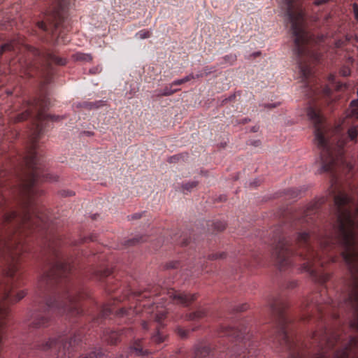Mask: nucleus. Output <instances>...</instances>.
Returning a JSON list of instances; mask_svg holds the SVG:
<instances>
[{"label": "nucleus", "instance_id": "nucleus-1", "mask_svg": "<svg viewBox=\"0 0 358 358\" xmlns=\"http://www.w3.org/2000/svg\"><path fill=\"white\" fill-rule=\"evenodd\" d=\"M348 201L347 195L343 194H340L334 198L335 204L338 208L339 236L344 248L342 256L352 278V287L349 299L358 305V207L352 217L345 206Z\"/></svg>", "mask_w": 358, "mask_h": 358}, {"label": "nucleus", "instance_id": "nucleus-2", "mask_svg": "<svg viewBox=\"0 0 358 358\" xmlns=\"http://www.w3.org/2000/svg\"><path fill=\"white\" fill-rule=\"evenodd\" d=\"M296 0H282L287 9V14L292 23V29L294 36L295 49L296 54L301 55L303 52V45L308 41L309 36L305 30L303 24V16L302 13H294L295 9L294 3Z\"/></svg>", "mask_w": 358, "mask_h": 358}, {"label": "nucleus", "instance_id": "nucleus-3", "mask_svg": "<svg viewBox=\"0 0 358 358\" xmlns=\"http://www.w3.org/2000/svg\"><path fill=\"white\" fill-rule=\"evenodd\" d=\"M315 141L317 146L322 149L321 159L322 165L318 170L319 173L328 172L332 170L338 164V159L334 158L330 151L329 143L322 136L320 130L317 128L315 131Z\"/></svg>", "mask_w": 358, "mask_h": 358}, {"label": "nucleus", "instance_id": "nucleus-4", "mask_svg": "<svg viewBox=\"0 0 358 358\" xmlns=\"http://www.w3.org/2000/svg\"><path fill=\"white\" fill-rule=\"evenodd\" d=\"M357 311V317L351 322L350 326L358 330V310ZM357 355L358 357V339L352 338L347 347L336 352L334 358H348L350 356L352 358Z\"/></svg>", "mask_w": 358, "mask_h": 358}, {"label": "nucleus", "instance_id": "nucleus-5", "mask_svg": "<svg viewBox=\"0 0 358 358\" xmlns=\"http://www.w3.org/2000/svg\"><path fill=\"white\" fill-rule=\"evenodd\" d=\"M23 224L31 227V225L39 226V222H45V216L39 213L38 210L32 206L27 207L24 212L23 215L20 218Z\"/></svg>", "mask_w": 358, "mask_h": 358}, {"label": "nucleus", "instance_id": "nucleus-6", "mask_svg": "<svg viewBox=\"0 0 358 358\" xmlns=\"http://www.w3.org/2000/svg\"><path fill=\"white\" fill-rule=\"evenodd\" d=\"M306 262L304 263L302 266V269L309 272L311 275H314L315 273V269L313 268V266H315L316 263H319L321 266H323L324 262L320 260V256L319 254L315 253L313 251L308 252V254L306 255Z\"/></svg>", "mask_w": 358, "mask_h": 358}, {"label": "nucleus", "instance_id": "nucleus-7", "mask_svg": "<svg viewBox=\"0 0 358 358\" xmlns=\"http://www.w3.org/2000/svg\"><path fill=\"white\" fill-rule=\"evenodd\" d=\"M169 294V297L174 301V303L183 306H187L194 300V295H189L173 290L170 292Z\"/></svg>", "mask_w": 358, "mask_h": 358}, {"label": "nucleus", "instance_id": "nucleus-8", "mask_svg": "<svg viewBox=\"0 0 358 358\" xmlns=\"http://www.w3.org/2000/svg\"><path fill=\"white\" fill-rule=\"evenodd\" d=\"M272 255L274 258L276 259L279 265L282 267L285 265L284 262L286 261L287 258L289 255V252L287 251V249L282 245H280L275 248Z\"/></svg>", "mask_w": 358, "mask_h": 358}, {"label": "nucleus", "instance_id": "nucleus-9", "mask_svg": "<svg viewBox=\"0 0 358 358\" xmlns=\"http://www.w3.org/2000/svg\"><path fill=\"white\" fill-rule=\"evenodd\" d=\"M36 177V173H33L32 176L28 179V180L24 182L23 184L22 192L29 196L34 193L33 187L37 180Z\"/></svg>", "mask_w": 358, "mask_h": 358}, {"label": "nucleus", "instance_id": "nucleus-10", "mask_svg": "<svg viewBox=\"0 0 358 358\" xmlns=\"http://www.w3.org/2000/svg\"><path fill=\"white\" fill-rule=\"evenodd\" d=\"M38 158L35 151L31 150L25 157V163L30 169H35L37 164Z\"/></svg>", "mask_w": 358, "mask_h": 358}, {"label": "nucleus", "instance_id": "nucleus-11", "mask_svg": "<svg viewBox=\"0 0 358 358\" xmlns=\"http://www.w3.org/2000/svg\"><path fill=\"white\" fill-rule=\"evenodd\" d=\"M73 59L75 61L83 62H90L92 60V56L91 54L84 52H76L72 55Z\"/></svg>", "mask_w": 358, "mask_h": 358}, {"label": "nucleus", "instance_id": "nucleus-12", "mask_svg": "<svg viewBox=\"0 0 358 358\" xmlns=\"http://www.w3.org/2000/svg\"><path fill=\"white\" fill-rule=\"evenodd\" d=\"M201 76V75L198 74V75L194 76L193 73H189V75L185 76L184 78H182L181 79H178V80H174L171 84V86L181 85V84L188 82L192 79L199 78Z\"/></svg>", "mask_w": 358, "mask_h": 358}, {"label": "nucleus", "instance_id": "nucleus-13", "mask_svg": "<svg viewBox=\"0 0 358 358\" xmlns=\"http://www.w3.org/2000/svg\"><path fill=\"white\" fill-rule=\"evenodd\" d=\"M47 59L50 62L55 63L58 65H65L66 64V59L64 58L59 57L52 53H48L47 55Z\"/></svg>", "mask_w": 358, "mask_h": 358}, {"label": "nucleus", "instance_id": "nucleus-14", "mask_svg": "<svg viewBox=\"0 0 358 358\" xmlns=\"http://www.w3.org/2000/svg\"><path fill=\"white\" fill-rule=\"evenodd\" d=\"M307 115L308 117L313 120L316 124L321 122V117L320 115L313 108H308Z\"/></svg>", "mask_w": 358, "mask_h": 358}, {"label": "nucleus", "instance_id": "nucleus-15", "mask_svg": "<svg viewBox=\"0 0 358 358\" xmlns=\"http://www.w3.org/2000/svg\"><path fill=\"white\" fill-rule=\"evenodd\" d=\"M350 109V113L349 115L351 117H355L358 119V99L351 101Z\"/></svg>", "mask_w": 358, "mask_h": 358}, {"label": "nucleus", "instance_id": "nucleus-16", "mask_svg": "<svg viewBox=\"0 0 358 358\" xmlns=\"http://www.w3.org/2000/svg\"><path fill=\"white\" fill-rule=\"evenodd\" d=\"M120 335L116 331H111L106 338V341L110 344H116L119 341Z\"/></svg>", "mask_w": 358, "mask_h": 358}, {"label": "nucleus", "instance_id": "nucleus-17", "mask_svg": "<svg viewBox=\"0 0 358 358\" xmlns=\"http://www.w3.org/2000/svg\"><path fill=\"white\" fill-rule=\"evenodd\" d=\"M206 315V312L204 309H199L197 311L189 314V320H196L204 317Z\"/></svg>", "mask_w": 358, "mask_h": 358}, {"label": "nucleus", "instance_id": "nucleus-18", "mask_svg": "<svg viewBox=\"0 0 358 358\" xmlns=\"http://www.w3.org/2000/svg\"><path fill=\"white\" fill-rule=\"evenodd\" d=\"M37 119L39 121H41L45 119H50L52 121H58L60 120L59 116L57 115H45L42 113H39L37 115Z\"/></svg>", "mask_w": 358, "mask_h": 358}, {"label": "nucleus", "instance_id": "nucleus-19", "mask_svg": "<svg viewBox=\"0 0 358 358\" xmlns=\"http://www.w3.org/2000/svg\"><path fill=\"white\" fill-rule=\"evenodd\" d=\"M300 73L303 78L306 79L311 75L312 71L308 66H301Z\"/></svg>", "mask_w": 358, "mask_h": 358}, {"label": "nucleus", "instance_id": "nucleus-20", "mask_svg": "<svg viewBox=\"0 0 358 358\" xmlns=\"http://www.w3.org/2000/svg\"><path fill=\"white\" fill-rule=\"evenodd\" d=\"M53 18H54V27H55V31L53 32V34H56L55 31L56 29L59 27V24L62 21V17L59 12H55L53 13Z\"/></svg>", "mask_w": 358, "mask_h": 358}, {"label": "nucleus", "instance_id": "nucleus-21", "mask_svg": "<svg viewBox=\"0 0 358 358\" xmlns=\"http://www.w3.org/2000/svg\"><path fill=\"white\" fill-rule=\"evenodd\" d=\"M166 339V336L157 331L156 334L152 336V341L156 343H161Z\"/></svg>", "mask_w": 358, "mask_h": 358}, {"label": "nucleus", "instance_id": "nucleus-22", "mask_svg": "<svg viewBox=\"0 0 358 358\" xmlns=\"http://www.w3.org/2000/svg\"><path fill=\"white\" fill-rule=\"evenodd\" d=\"M76 292L74 291L66 292L62 297L67 300L70 303H74L77 299L76 297Z\"/></svg>", "mask_w": 358, "mask_h": 358}, {"label": "nucleus", "instance_id": "nucleus-23", "mask_svg": "<svg viewBox=\"0 0 358 358\" xmlns=\"http://www.w3.org/2000/svg\"><path fill=\"white\" fill-rule=\"evenodd\" d=\"M278 341L280 343V345L287 343V334L283 329H281L277 336Z\"/></svg>", "mask_w": 358, "mask_h": 358}, {"label": "nucleus", "instance_id": "nucleus-24", "mask_svg": "<svg viewBox=\"0 0 358 358\" xmlns=\"http://www.w3.org/2000/svg\"><path fill=\"white\" fill-rule=\"evenodd\" d=\"M58 346L60 345V343L59 342H57L54 339H50L45 344V346L43 347V350H47L48 348H57Z\"/></svg>", "mask_w": 358, "mask_h": 358}, {"label": "nucleus", "instance_id": "nucleus-25", "mask_svg": "<svg viewBox=\"0 0 358 358\" xmlns=\"http://www.w3.org/2000/svg\"><path fill=\"white\" fill-rule=\"evenodd\" d=\"M348 136L351 140H354L358 134V129L357 127H352L348 131Z\"/></svg>", "mask_w": 358, "mask_h": 358}, {"label": "nucleus", "instance_id": "nucleus-26", "mask_svg": "<svg viewBox=\"0 0 358 358\" xmlns=\"http://www.w3.org/2000/svg\"><path fill=\"white\" fill-rule=\"evenodd\" d=\"M13 48L14 46L13 42L5 43L0 47V54H2L3 52L7 50H11Z\"/></svg>", "mask_w": 358, "mask_h": 358}, {"label": "nucleus", "instance_id": "nucleus-27", "mask_svg": "<svg viewBox=\"0 0 358 358\" xmlns=\"http://www.w3.org/2000/svg\"><path fill=\"white\" fill-rule=\"evenodd\" d=\"M177 91H178V89L171 90V89L166 87L162 91V92L160 93V95H162V96H170V95H172L173 94H174L175 92H176Z\"/></svg>", "mask_w": 358, "mask_h": 358}, {"label": "nucleus", "instance_id": "nucleus-28", "mask_svg": "<svg viewBox=\"0 0 358 358\" xmlns=\"http://www.w3.org/2000/svg\"><path fill=\"white\" fill-rule=\"evenodd\" d=\"M309 238V234L306 232L299 233L297 237V241L299 243L306 242Z\"/></svg>", "mask_w": 358, "mask_h": 358}, {"label": "nucleus", "instance_id": "nucleus-29", "mask_svg": "<svg viewBox=\"0 0 358 358\" xmlns=\"http://www.w3.org/2000/svg\"><path fill=\"white\" fill-rule=\"evenodd\" d=\"M16 217L15 212H9L3 215V222H9L12 219Z\"/></svg>", "mask_w": 358, "mask_h": 358}, {"label": "nucleus", "instance_id": "nucleus-30", "mask_svg": "<svg viewBox=\"0 0 358 358\" xmlns=\"http://www.w3.org/2000/svg\"><path fill=\"white\" fill-rule=\"evenodd\" d=\"M136 35L138 36L139 38L144 39V38H149L151 34H150V31L143 30V31H139Z\"/></svg>", "mask_w": 358, "mask_h": 358}, {"label": "nucleus", "instance_id": "nucleus-31", "mask_svg": "<svg viewBox=\"0 0 358 358\" xmlns=\"http://www.w3.org/2000/svg\"><path fill=\"white\" fill-rule=\"evenodd\" d=\"M196 185H197V182L192 181V182H189L187 183H185V185H182V188L187 191H189L192 189H193L194 187H195Z\"/></svg>", "mask_w": 358, "mask_h": 358}, {"label": "nucleus", "instance_id": "nucleus-32", "mask_svg": "<svg viewBox=\"0 0 358 358\" xmlns=\"http://www.w3.org/2000/svg\"><path fill=\"white\" fill-rule=\"evenodd\" d=\"M313 338H318L320 340V342H322L326 339L327 337V333L326 332H315L313 336Z\"/></svg>", "mask_w": 358, "mask_h": 358}, {"label": "nucleus", "instance_id": "nucleus-33", "mask_svg": "<svg viewBox=\"0 0 358 358\" xmlns=\"http://www.w3.org/2000/svg\"><path fill=\"white\" fill-rule=\"evenodd\" d=\"M68 266L65 264L59 263L56 265V269L58 271H66L68 270Z\"/></svg>", "mask_w": 358, "mask_h": 358}, {"label": "nucleus", "instance_id": "nucleus-34", "mask_svg": "<svg viewBox=\"0 0 358 358\" xmlns=\"http://www.w3.org/2000/svg\"><path fill=\"white\" fill-rule=\"evenodd\" d=\"M25 295H26L25 291H24V290L20 291L19 292H17V294L16 295L15 301H17L21 300L22 299H23Z\"/></svg>", "mask_w": 358, "mask_h": 358}, {"label": "nucleus", "instance_id": "nucleus-35", "mask_svg": "<svg viewBox=\"0 0 358 358\" xmlns=\"http://www.w3.org/2000/svg\"><path fill=\"white\" fill-rule=\"evenodd\" d=\"M17 270V268L14 265H12L10 266V268H8V271H7V275H9V276H13L15 273V272Z\"/></svg>", "mask_w": 358, "mask_h": 358}, {"label": "nucleus", "instance_id": "nucleus-36", "mask_svg": "<svg viewBox=\"0 0 358 358\" xmlns=\"http://www.w3.org/2000/svg\"><path fill=\"white\" fill-rule=\"evenodd\" d=\"M8 313V310L5 307L0 308V320L3 319Z\"/></svg>", "mask_w": 358, "mask_h": 358}, {"label": "nucleus", "instance_id": "nucleus-37", "mask_svg": "<svg viewBox=\"0 0 358 358\" xmlns=\"http://www.w3.org/2000/svg\"><path fill=\"white\" fill-rule=\"evenodd\" d=\"M350 69L347 67H343V69H341L340 71V73L343 76H348L350 75Z\"/></svg>", "mask_w": 358, "mask_h": 358}, {"label": "nucleus", "instance_id": "nucleus-38", "mask_svg": "<svg viewBox=\"0 0 358 358\" xmlns=\"http://www.w3.org/2000/svg\"><path fill=\"white\" fill-rule=\"evenodd\" d=\"M47 321H48L47 319L43 318L40 321L34 323V326L36 327H41V326H44L46 324Z\"/></svg>", "mask_w": 358, "mask_h": 358}, {"label": "nucleus", "instance_id": "nucleus-39", "mask_svg": "<svg viewBox=\"0 0 358 358\" xmlns=\"http://www.w3.org/2000/svg\"><path fill=\"white\" fill-rule=\"evenodd\" d=\"M329 0H315L313 3L315 5V6H320V5H322V4H324L326 3H327Z\"/></svg>", "mask_w": 358, "mask_h": 358}, {"label": "nucleus", "instance_id": "nucleus-40", "mask_svg": "<svg viewBox=\"0 0 358 358\" xmlns=\"http://www.w3.org/2000/svg\"><path fill=\"white\" fill-rule=\"evenodd\" d=\"M353 11L355 18L358 20V5L357 3L353 4Z\"/></svg>", "mask_w": 358, "mask_h": 358}, {"label": "nucleus", "instance_id": "nucleus-41", "mask_svg": "<svg viewBox=\"0 0 358 358\" xmlns=\"http://www.w3.org/2000/svg\"><path fill=\"white\" fill-rule=\"evenodd\" d=\"M178 334L182 338H185L186 336V331L184 329H178Z\"/></svg>", "mask_w": 358, "mask_h": 358}, {"label": "nucleus", "instance_id": "nucleus-42", "mask_svg": "<svg viewBox=\"0 0 358 358\" xmlns=\"http://www.w3.org/2000/svg\"><path fill=\"white\" fill-rule=\"evenodd\" d=\"M37 24H38V27L40 29H41L43 30H46V26H45V23L43 21L38 22Z\"/></svg>", "mask_w": 358, "mask_h": 358}, {"label": "nucleus", "instance_id": "nucleus-43", "mask_svg": "<svg viewBox=\"0 0 358 358\" xmlns=\"http://www.w3.org/2000/svg\"><path fill=\"white\" fill-rule=\"evenodd\" d=\"M27 116H28V113H26V114H22V115H19V116L17 117V120H18V121H21V120H24V119L27 118Z\"/></svg>", "mask_w": 358, "mask_h": 358}, {"label": "nucleus", "instance_id": "nucleus-44", "mask_svg": "<svg viewBox=\"0 0 358 358\" xmlns=\"http://www.w3.org/2000/svg\"><path fill=\"white\" fill-rule=\"evenodd\" d=\"M165 317V314L164 313H162L160 314V315H157L156 317V320L157 322H159L161 320H162L164 317Z\"/></svg>", "mask_w": 358, "mask_h": 358}, {"label": "nucleus", "instance_id": "nucleus-45", "mask_svg": "<svg viewBox=\"0 0 358 358\" xmlns=\"http://www.w3.org/2000/svg\"><path fill=\"white\" fill-rule=\"evenodd\" d=\"M327 345L328 348H331V347L333 345L331 338H329L327 339Z\"/></svg>", "mask_w": 358, "mask_h": 358}, {"label": "nucleus", "instance_id": "nucleus-46", "mask_svg": "<svg viewBox=\"0 0 358 358\" xmlns=\"http://www.w3.org/2000/svg\"><path fill=\"white\" fill-rule=\"evenodd\" d=\"M132 350L136 352V355H140L141 353V351H142L141 349H139V348H132Z\"/></svg>", "mask_w": 358, "mask_h": 358}, {"label": "nucleus", "instance_id": "nucleus-47", "mask_svg": "<svg viewBox=\"0 0 358 358\" xmlns=\"http://www.w3.org/2000/svg\"><path fill=\"white\" fill-rule=\"evenodd\" d=\"M250 121V119L245 118V119L242 120L239 123L245 124V123H247V122H248Z\"/></svg>", "mask_w": 358, "mask_h": 358}, {"label": "nucleus", "instance_id": "nucleus-48", "mask_svg": "<svg viewBox=\"0 0 358 358\" xmlns=\"http://www.w3.org/2000/svg\"><path fill=\"white\" fill-rule=\"evenodd\" d=\"M225 257V254L224 253H222V254H220L219 256L217 255H215V258H223Z\"/></svg>", "mask_w": 358, "mask_h": 358}, {"label": "nucleus", "instance_id": "nucleus-49", "mask_svg": "<svg viewBox=\"0 0 358 358\" xmlns=\"http://www.w3.org/2000/svg\"><path fill=\"white\" fill-rule=\"evenodd\" d=\"M258 129H259L258 127L255 126V127H252L251 131L253 132H256V131H257Z\"/></svg>", "mask_w": 358, "mask_h": 358}, {"label": "nucleus", "instance_id": "nucleus-50", "mask_svg": "<svg viewBox=\"0 0 358 358\" xmlns=\"http://www.w3.org/2000/svg\"><path fill=\"white\" fill-rule=\"evenodd\" d=\"M142 327L143 329H147L148 328V324L145 322H142Z\"/></svg>", "mask_w": 358, "mask_h": 358}, {"label": "nucleus", "instance_id": "nucleus-51", "mask_svg": "<svg viewBox=\"0 0 358 358\" xmlns=\"http://www.w3.org/2000/svg\"><path fill=\"white\" fill-rule=\"evenodd\" d=\"M64 42H65V41H64V40H63V39H62V40H60V38H59V37H58V38H57V43H64Z\"/></svg>", "mask_w": 358, "mask_h": 358}, {"label": "nucleus", "instance_id": "nucleus-52", "mask_svg": "<svg viewBox=\"0 0 358 358\" xmlns=\"http://www.w3.org/2000/svg\"><path fill=\"white\" fill-rule=\"evenodd\" d=\"M329 81H333L334 80V75H330L329 76Z\"/></svg>", "mask_w": 358, "mask_h": 358}, {"label": "nucleus", "instance_id": "nucleus-53", "mask_svg": "<svg viewBox=\"0 0 358 358\" xmlns=\"http://www.w3.org/2000/svg\"><path fill=\"white\" fill-rule=\"evenodd\" d=\"M131 217H132V218H135V219H136V218H139V217H140V215L135 214V215H133L131 216Z\"/></svg>", "mask_w": 358, "mask_h": 358}, {"label": "nucleus", "instance_id": "nucleus-54", "mask_svg": "<svg viewBox=\"0 0 358 358\" xmlns=\"http://www.w3.org/2000/svg\"><path fill=\"white\" fill-rule=\"evenodd\" d=\"M137 242L135 239L129 241V244H134V243Z\"/></svg>", "mask_w": 358, "mask_h": 358}, {"label": "nucleus", "instance_id": "nucleus-55", "mask_svg": "<svg viewBox=\"0 0 358 358\" xmlns=\"http://www.w3.org/2000/svg\"><path fill=\"white\" fill-rule=\"evenodd\" d=\"M120 311V313H122V314H124V313L128 314V313L124 309H121Z\"/></svg>", "mask_w": 358, "mask_h": 358}, {"label": "nucleus", "instance_id": "nucleus-56", "mask_svg": "<svg viewBox=\"0 0 358 358\" xmlns=\"http://www.w3.org/2000/svg\"><path fill=\"white\" fill-rule=\"evenodd\" d=\"M8 296H9L8 293L5 294L3 296V299H6L8 297Z\"/></svg>", "mask_w": 358, "mask_h": 358}, {"label": "nucleus", "instance_id": "nucleus-57", "mask_svg": "<svg viewBox=\"0 0 358 358\" xmlns=\"http://www.w3.org/2000/svg\"><path fill=\"white\" fill-rule=\"evenodd\" d=\"M328 278H329L328 276H325V277L322 280V282H325L326 280H327Z\"/></svg>", "mask_w": 358, "mask_h": 358}, {"label": "nucleus", "instance_id": "nucleus-58", "mask_svg": "<svg viewBox=\"0 0 358 358\" xmlns=\"http://www.w3.org/2000/svg\"><path fill=\"white\" fill-rule=\"evenodd\" d=\"M341 87H342V85H338L336 86V89H337V90H339V89H341Z\"/></svg>", "mask_w": 358, "mask_h": 358}, {"label": "nucleus", "instance_id": "nucleus-59", "mask_svg": "<svg viewBox=\"0 0 358 358\" xmlns=\"http://www.w3.org/2000/svg\"><path fill=\"white\" fill-rule=\"evenodd\" d=\"M50 180H56V178H55V177H54V178H52H52H50Z\"/></svg>", "mask_w": 358, "mask_h": 358}, {"label": "nucleus", "instance_id": "nucleus-60", "mask_svg": "<svg viewBox=\"0 0 358 358\" xmlns=\"http://www.w3.org/2000/svg\"><path fill=\"white\" fill-rule=\"evenodd\" d=\"M210 73V71H207V70H206V75H207V74H208V73Z\"/></svg>", "mask_w": 358, "mask_h": 358}, {"label": "nucleus", "instance_id": "nucleus-61", "mask_svg": "<svg viewBox=\"0 0 358 358\" xmlns=\"http://www.w3.org/2000/svg\"><path fill=\"white\" fill-rule=\"evenodd\" d=\"M175 158H176V157H175V156H174V157H172L171 158V162L172 161V159H175Z\"/></svg>", "mask_w": 358, "mask_h": 358}, {"label": "nucleus", "instance_id": "nucleus-62", "mask_svg": "<svg viewBox=\"0 0 358 358\" xmlns=\"http://www.w3.org/2000/svg\"><path fill=\"white\" fill-rule=\"evenodd\" d=\"M357 95H358V88H357Z\"/></svg>", "mask_w": 358, "mask_h": 358}]
</instances>
